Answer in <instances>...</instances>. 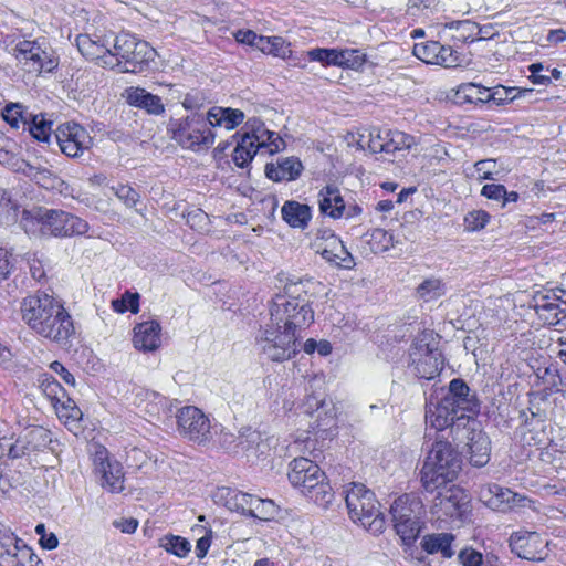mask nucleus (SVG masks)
I'll use <instances>...</instances> for the list:
<instances>
[{
	"label": "nucleus",
	"mask_w": 566,
	"mask_h": 566,
	"mask_svg": "<svg viewBox=\"0 0 566 566\" xmlns=\"http://www.w3.org/2000/svg\"><path fill=\"white\" fill-rule=\"evenodd\" d=\"M442 397L450 399V402H453L464 413L474 415L479 410L476 400L470 395V388L462 379H452L449 384V390Z\"/></svg>",
	"instance_id": "nucleus-27"
},
{
	"label": "nucleus",
	"mask_w": 566,
	"mask_h": 566,
	"mask_svg": "<svg viewBox=\"0 0 566 566\" xmlns=\"http://www.w3.org/2000/svg\"><path fill=\"white\" fill-rule=\"evenodd\" d=\"M548 542L537 532L521 530L510 537L511 551L520 558L527 560H543L547 556Z\"/></svg>",
	"instance_id": "nucleus-18"
},
{
	"label": "nucleus",
	"mask_w": 566,
	"mask_h": 566,
	"mask_svg": "<svg viewBox=\"0 0 566 566\" xmlns=\"http://www.w3.org/2000/svg\"><path fill=\"white\" fill-rule=\"evenodd\" d=\"M271 321L298 334L314 322L311 295L303 281L291 282L277 294L270 310Z\"/></svg>",
	"instance_id": "nucleus-2"
},
{
	"label": "nucleus",
	"mask_w": 566,
	"mask_h": 566,
	"mask_svg": "<svg viewBox=\"0 0 566 566\" xmlns=\"http://www.w3.org/2000/svg\"><path fill=\"white\" fill-rule=\"evenodd\" d=\"M9 52L30 73H51L59 66V56L44 38L19 40Z\"/></svg>",
	"instance_id": "nucleus-7"
},
{
	"label": "nucleus",
	"mask_w": 566,
	"mask_h": 566,
	"mask_svg": "<svg viewBox=\"0 0 566 566\" xmlns=\"http://www.w3.org/2000/svg\"><path fill=\"white\" fill-rule=\"evenodd\" d=\"M210 127L207 114L193 112L184 118L171 120L168 130L181 147L200 150L210 148L214 143L216 135Z\"/></svg>",
	"instance_id": "nucleus-6"
},
{
	"label": "nucleus",
	"mask_w": 566,
	"mask_h": 566,
	"mask_svg": "<svg viewBox=\"0 0 566 566\" xmlns=\"http://www.w3.org/2000/svg\"><path fill=\"white\" fill-rule=\"evenodd\" d=\"M490 221V214L484 210H473L464 217V229L470 232L482 230Z\"/></svg>",
	"instance_id": "nucleus-50"
},
{
	"label": "nucleus",
	"mask_w": 566,
	"mask_h": 566,
	"mask_svg": "<svg viewBox=\"0 0 566 566\" xmlns=\"http://www.w3.org/2000/svg\"><path fill=\"white\" fill-rule=\"evenodd\" d=\"M365 62V55L357 50H339V66L358 69Z\"/></svg>",
	"instance_id": "nucleus-55"
},
{
	"label": "nucleus",
	"mask_w": 566,
	"mask_h": 566,
	"mask_svg": "<svg viewBox=\"0 0 566 566\" xmlns=\"http://www.w3.org/2000/svg\"><path fill=\"white\" fill-rule=\"evenodd\" d=\"M461 463L459 453L450 442L436 441L420 472L423 489L434 492L452 483L461 471Z\"/></svg>",
	"instance_id": "nucleus-3"
},
{
	"label": "nucleus",
	"mask_w": 566,
	"mask_h": 566,
	"mask_svg": "<svg viewBox=\"0 0 566 566\" xmlns=\"http://www.w3.org/2000/svg\"><path fill=\"white\" fill-rule=\"evenodd\" d=\"M560 293L538 292L533 296L531 306L544 324L566 328V292Z\"/></svg>",
	"instance_id": "nucleus-13"
},
{
	"label": "nucleus",
	"mask_w": 566,
	"mask_h": 566,
	"mask_svg": "<svg viewBox=\"0 0 566 566\" xmlns=\"http://www.w3.org/2000/svg\"><path fill=\"white\" fill-rule=\"evenodd\" d=\"M444 284L441 280L431 277L424 280L418 287L417 294L424 301L438 298L444 294Z\"/></svg>",
	"instance_id": "nucleus-43"
},
{
	"label": "nucleus",
	"mask_w": 566,
	"mask_h": 566,
	"mask_svg": "<svg viewBox=\"0 0 566 566\" xmlns=\"http://www.w3.org/2000/svg\"><path fill=\"white\" fill-rule=\"evenodd\" d=\"M311 61H317L326 65L339 66V50L336 49H313L307 52Z\"/></svg>",
	"instance_id": "nucleus-51"
},
{
	"label": "nucleus",
	"mask_w": 566,
	"mask_h": 566,
	"mask_svg": "<svg viewBox=\"0 0 566 566\" xmlns=\"http://www.w3.org/2000/svg\"><path fill=\"white\" fill-rule=\"evenodd\" d=\"M21 318L38 336L65 344L75 328L61 300L42 291L25 296L20 304Z\"/></svg>",
	"instance_id": "nucleus-1"
},
{
	"label": "nucleus",
	"mask_w": 566,
	"mask_h": 566,
	"mask_svg": "<svg viewBox=\"0 0 566 566\" xmlns=\"http://www.w3.org/2000/svg\"><path fill=\"white\" fill-rule=\"evenodd\" d=\"M22 436L29 452L43 450L52 442L51 432L43 427L30 428Z\"/></svg>",
	"instance_id": "nucleus-36"
},
{
	"label": "nucleus",
	"mask_w": 566,
	"mask_h": 566,
	"mask_svg": "<svg viewBox=\"0 0 566 566\" xmlns=\"http://www.w3.org/2000/svg\"><path fill=\"white\" fill-rule=\"evenodd\" d=\"M395 530L405 543L413 542L421 530L422 518L426 514L420 497L413 494H403L395 500L390 509Z\"/></svg>",
	"instance_id": "nucleus-10"
},
{
	"label": "nucleus",
	"mask_w": 566,
	"mask_h": 566,
	"mask_svg": "<svg viewBox=\"0 0 566 566\" xmlns=\"http://www.w3.org/2000/svg\"><path fill=\"white\" fill-rule=\"evenodd\" d=\"M489 492L493 494L500 503H505L510 506L523 505V502L527 500L525 496L512 492L510 489L502 488L499 484L491 485Z\"/></svg>",
	"instance_id": "nucleus-46"
},
{
	"label": "nucleus",
	"mask_w": 566,
	"mask_h": 566,
	"mask_svg": "<svg viewBox=\"0 0 566 566\" xmlns=\"http://www.w3.org/2000/svg\"><path fill=\"white\" fill-rule=\"evenodd\" d=\"M531 92L530 90H517L516 87H496L492 93L490 92V102L495 105H503L512 102L518 96Z\"/></svg>",
	"instance_id": "nucleus-48"
},
{
	"label": "nucleus",
	"mask_w": 566,
	"mask_h": 566,
	"mask_svg": "<svg viewBox=\"0 0 566 566\" xmlns=\"http://www.w3.org/2000/svg\"><path fill=\"white\" fill-rule=\"evenodd\" d=\"M185 217L187 224L197 231L205 230L209 224V217L201 209L191 210Z\"/></svg>",
	"instance_id": "nucleus-60"
},
{
	"label": "nucleus",
	"mask_w": 566,
	"mask_h": 566,
	"mask_svg": "<svg viewBox=\"0 0 566 566\" xmlns=\"http://www.w3.org/2000/svg\"><path fill=\"white\" fill-rule=\"evenodd\" d=\"M441 44L437 41L416 43L412 53L416 57L428 64H436L439 61Z\"/></svg>",
	"instance_id": "nucleus-39"
},
{
	"label": "nucleus",
	"mask_w": 566,
	"mask_h": 566,
	"mask_svg": "<svg viewBox=\"0 0 566 566\" xmlns=\"http://www.w3.org/2000/svg\"><path fill=\"white\" fill-rule=\"evenodd\" d=\"M551 411L552 401L547 392L537 391L530 395L527 409L522 410L520 413L527 429L524 432V439L528 444H545L548 439L545 432V422Z\"/></svg>",
	"instance_id": "nucleus-11"
},
{
	"label": "nucleus",
	"mask_w": 566,
	"mask_h": 566,
	"mask_svg": "<svg viewBox=\"0 0 566 566\" xmlns=\"http://www.w3.org/2000/svg\"><path fill=\"white\" fill-rule=\"evenodd\" d=\"M208 123L211 127H224L228 130L234 129L243 123L244 113L231 107H211L208 112Z\"/></svg>",
	"instance_id": "nucleus-30"
},
{
	"label": "nucleus",
	"mask_w": 566,
	"mask_h": 566,
	"mask_svg": "<svg viewBox=\"0 0 566 566\" xmlns=\"http://www.w3.org/2000/svg\"><path fill=\"white\" fill-rule=\"evenodd\" d=\"M44 216H46L44 218L46 235L57 238L83 235L90 229L88 223L84 219L64 210L46 208Z\"/></svg>",
	"instance_id": "nucleus-14"
},
{
	"label": "nucleus",
	"mask_w": 566,
	"mask_h": 566,
	"mask_svg": "<svg viewBox=\"0 0 566 566\" xmlns=\"http://www.w3.org/2000/svg\"><path fill=\"white\" fill-rule=\"evenodd\" d=\"M411 365L419 378L432 379L443 368L444 358L434 342L432 333H423L412 344L410 349Z\"/></svg>",
	"instance_id": "nucleus-12"
},
{
	"label": "nucleus",
	"mask_w": 566,
	"mask_h": 566,
	"mask_svg": "<svg viewBox=\"0 0 566 566\" xmlns=\"http://www.w3.org/2000/svg\"><path fill=\"white\" fill-rule=\"evenodd\" d=\"M259 150L258 146L250 142L249 136L241 135L240 140L233 149L232 160L238 167L243 168L248 166Z\"/></svg>",
	"instance_id": "nucleus-37"
},
{
	"label": "nucleus",
	"mask_w": 566,
	"mask_h": 566,
	"mask_svg": "<svg viewBox=\"0 0 566 566\" xmlns=\"http://www.w3.org/2000/svg\"><path fill=\"white\" fill-rule=\"evenodd\" d=\"M415 137L399 130L385 132V154L395 156L415 145Z\"/></svg>",
	"instance_id": "nucleus-34"
},
{
	"label": "nucleus",
	"mask_w": 566,
	"mask_h": 566,
	"mask_svg": "<svg viewBox=\"0 0 566 566\" xmlns=\"http://www.w3.org/2000/svg\"><path fill=\"white\" fill-rule=\"evenodd\" d=\"M345 502L349 517L373 534L381 533L385 518L379 510L375 494L365 485L353 483L345 490Z\"/></svg>",
	"instance_id": "nucleus-5"
},
{
	"label": "nucleus",
	"mask_w": 566,
	"mask_h": 566,
	"mask_svg": "<svg viewBox=\"0 0 566 566\" xmlns=\"http://www.w3.org/2000/svg\"><path fill=\"white\" fill-rule=\"evenodd\" d=\"M324 260L343 269H352L355 265L353 255L348 252L343 241L331 233L326 238L325 245L319 250Z\"/></svg>",
	"instance_id": "nucleus-25"
},
{
	"label": "nucleus",
	"mask_w": 566,
	"mask_h": 566,
	"mask_svg": "<svg viewBox=\"0 0 566 566\" xmlns=\"http://www.w3.org/2000/svg\"><path fill=\"white\" fill-rule=\"evenodd\" d=\"M54 408L56 409L57 416L61 419H65L66 422H75L82 418V411L75 402L69 398L65 401L55 403Z\"/></svg>",
	"instance_id": "nucleus-52"
},
{
	"label": "nucleus",
	"mask_w": 566,
	"mask_h": 566,
	"mask_svg": "<svg viewBox=\"0 0 566 566\" xmlns=\"http://www.w3.org/2000/svg\"><path fill=\"white\" fill-rule=\"evenodd\" d=\"M75 41L81 54L98 66L114 69L117 64L116 57L112 54L111 36L92 38L88 34H80Z\"/></svg>",
	"instance_id": "nucleus-19"
},
{
	"label": "nucleus",
	"mask_w": 566,
	"mask_h": 566,
	"mask_svg": "<svg viewBox=\"0 0 566 566\" xmlns=\"http://www.w3.org/2000/svg\"><path fill=\"white\" fill-rule=\"evenodd\" d=\"M161 327L158 322L148 321L134 328V346L144 352L156 350L160 346Z\"/></svg>",
	"instance_id": "nucleus-28"
},
{
	"label": "nucleus",
	"mask_w": 566,
	"mask_h": 566,
	"mask_svg": "<svg viewBox=\"0 0 566 566\" xmlns=\"http://www.w3.org/2000/svg\"><path fill=\"white\" fill-rule=\"evenodd\" d=\"M458 28L462 30V38L464 40H468L471 34L476 31V36L471 39V42L473 41H483V40H490L495 35L494 29L492 25H484L479 27L475 23H472L470 21H462L459 22Z\"/></svg>",
	"instance_id": "nucleus-41"
},
{
	"label": "nucleus",
	"mask_w": 566,
	"mask_h": 566,
	"mask_svg": "<svg viewBox=\"0 0 566 566\" xmlns=\"http://www.w3.org/2000/svg\"><path fill=\"white\" fill-rule=\"evenodd\" d=\"M531 73L530 78L534 84L548 85L551 84V76L546 73V67L542 63H533L528 66Z\"/></svg>",
	"instance_id": "nucleus-62"
},
{
	"label": "nucleus",
	"mask_w": 566,
	"mask_h": 566,
	"mask_svg": "<svg viewBox=\"0 0 566 566\" xmlns=\"http://www.w3.org/2000/svg\"><path fill=\"white\" fill-rule=\"evenodd\" d=\"M17 219V207L4 190H0V222L9 224Z\"/></svg>",
	"instance_id": "nucleus-54"
},
{
	"label": "nucleus",
	"mask_w": 566,
	"mask_h": 566,
	"mask_svg": "<svg viewBox=\"0 0 566 566\" xmlns=\"http://www.w3.org/2000/svg\"><path fill=\"white\" fill-rule=\"evenodd\" d=\"M458 558L462 566H482L485 563L482 553L472 547L461 549Z\"/></svg>",
	"instance_id": "nucleus-59"
},
{
	"label": "nucleus",
	"mask_w": 566,
	"mask_h": 566,
	"mask_svg": "<svg viewBox=\"0 0 566 566\" xmlns=\"http://www.w3.org/2000/svg\"><path fill=\"white\" fill-rule=\"evenodd\" d=\"M243 129L242 135L249 136L250 142L260 150L265 148L270 154H274L284 147V140L276 133L269 130L258 118H250Z\"/></svg>",
	"instance_id": "nucleus-22"
},
{
	"label": "nucleus",
	"mask_w": 566,
	"mask_h": 566,
	"mask_svg": "<svg viewBox=\"0 0 566 566\" xmlns=\"http://www.w3.org/2000/svg\"><path fill=\"white\" fill-rule=\"evenodd\" d=\"M160 546L178 557H186L191 549L189 541L176 535L165 536L161 539Z\"/></svg>",
	"instance_id": "nucleus-42"
},
{
	"label": "nucleus",
	"mask_w": 566,
	"mask_h": 566,
	"mask_svg": "<svg viewBox=\"0 0 566 566\" xmlns=\"http://www.w3.org/2000/svg\"><path fill=\"white\" fill-rule=\"evenodd\" d=\"M240 444L255 457L264 454L269 450V444L262 441L261 434L256 431H252L244 441H240Z\"/></svg>",
	"instance_id": "nucleus-53"
},
{
	"label": "nucleus",
	"mask_w": 566,
	"mask_h": 566,
	"mask_svg": "<svg viewBox=\"0 0 566 566\" xmlns=\"http://www.w3.org/2000/svg\"><path fill=\"white\" fill-rule=\"evenodd\" d=\"M328 403H331V401H326L323 395L311 394L306 396L305 400L301 406V409L304 415H307L308 417H314L315 409L326 408Z\"/></svg>",
	"instance_id": "nucleus-56"
},
{
	"label": "nucleus",
	"mask_w": 566,
	"mask_h": 566,
	"mask_svg": "<svg viewBox=\"0 0 566 566\" xmlns=\"http://www.w3.org/2000/svg\"><path fill=\"white\" fill-rule=\"evenodd\" d=\"M112 307L117 313L130 311L137 313L139 311L138 293L125 292L122 297L112 301Z\"/></svg>",
	"instance_id": "nucleus-47"
},
{
	"label": "nucleus",
	"mask_w": 566,
	"mask_h": 566,
	"mask_svg": "<svg viewBox=\"0 0 566 566\" xmlns=\"http://www.w3.org/2000/svg\"><path fill=\"white\" fill-rule=\"evenodd\" d=\"M178 429L191 441L202 443L211 438V426L208 417L197 407L188 406L178 411Z\"/></svg>",
	"instance_id": "nucleus-16"
},
{
	"label": "nucleus",
	"mask_w": 566,
	"mask_h": 566,
	"mask_svg": "<svg viewBox=\"0 0 566 566\" xmlns=\"http://www.w3.org/2000/svg\"><path fill=\"white\" fill-rule=\"evenodd\" d=\"M39 381L40 389L51 400L53 406L61 402V397L64 396V389L57 380L52 376L44 374Z\"/></svg>",
	"instance_id": "nucleus-44"
},
{
	"label": "nucleus",
	"mask_w": 566,
	"mask_h": 566,
	"mask_svg": "<svg viewBox=\"0 0 566 566\" xmlns=\"http://www.w3.org/2000/svg\"><path fill=\"white\" fill-rule=\"evenodd\" d=\"M3 119L12 127L18 128L19 123H28V119L23 115L22 107L19 104H11L4 107L2 113Z\"/></svg>",
	"instance_id": "nucleus-58"
},
{
	"label": "nucleus",
	"mask_w": 566,
	"mask_h": 566,
	"mask_svg": "<svg viewBox=\"0 0 566 566\" xmlns=\"http://www.w3.org/2000/svg\"><path fill=\"white\" fill-rule=\"evenodd\" d=\"M271 54L281 59H290L292 50L290 44L281 36H271Z\"/></svg>",
	"instance_id": "nucleus-63"
},
{
	"label": "nucleus",
	"mask_w": 566,
	"mask_h": 566,
	"mask_svg": "<svg viewBox=\"0 0 566 566\" xmlns=\"http://www.w3.org/2000/svg\"><path fill=\"white\" fill-rule=\"evenodd\" d=\"M35 533L40 535V544L45 549H54L59 545L57 537L54 533L46 534L45 525L38 524L35 526Z\"/></svg>",
	"instance_id": "nucleus-64"
},
{
	"label": "nucleus",
	"mask_w": 566,
	"mask_h": 566,
	"mask_svg": "<svg viewBox=\"0 0 566 566\" xmlns=\"http://www.w3.org/2000/svg\"><path fill=\"white\" fill-rule=\"evenodd\" d=\"M468 429V448L470 463L476 468L484 467L490 461L491 442L489 437L474 426L476 422L472 420Z\"/></svg>",
	"instance_id": "nucleus-23"
},
{
	"label": "nucleus",
	"mask_w": 566,
	"mask_h": 566,
	"mask_svg": "<svg viewBox=\"0 0 566 566\" xmlns=\"http://www.w3.org/2000/svg\"><path fill=\"white\" fill-rule=\"evenodd\" d=\"M496 161L493 159H484L475 163L474 168L478 172V179L495 180L494 174Z\"/></svg>",
	"instance_id": "nucleus-61"
},
{
	"label": "nucleus",
	"mask_w": 566,
	"mask_h": 566,
	"mask_svg": "<svg viewBox=\"0 0 566 566\" xmlns=\"http://www.w3.org/2000/svg\"><path fill=\"white\" fill-rule=\"evenodd\" d=\"M46 208L35 207L31 210H23L20 224L23 230L30 235H46L44 216Z\"/></svg>",
	"instance_id": "nucleus-33"
},
{
	"label": "nucleus",
	"mask_w": 566,
	"mask_h": 566,
	"mask_svg": "<svg viewBox=\"0 0 566 566\" xmlns=\"http://www.w3.org/2000/svg\"><path fill=\"white\" fill-rule=\"evenodd\" d=\"M311 418L314 419L310 423L313 430L327 431L336 426V413L332 402L326 408L315 409V415Z\"/></svg>",
	"instance_id": "nucleus-38"
},
{
	"label": "nucleus",
	"mask_w": 566,
	"mask_h": 566,
	"mask_svg": "<svg viewBox=\"0 0 566 566\" xmlns=\"http://www.w3.org/2000/svg\"><path fill=\"white\" fill-rule=\"evenodd\" d=\"M217 496L220 500H224V505L231 511L241 512L244 515H249V509L252 506L254 495L243 493L238 490L230 488H220L217 492Z\"/></svg>",
	"instance_id": "nucleus-32"
},
{
	"label": "nucleus",
	"mask_w": 566,
	"mask_h": 566,
	"mask_svg": "<svg viewBox=\"0 0 566 566\" xmlns=\"http://www.w3.org/2000/svg\"><path fill=\"white\" fill-rule=\"evenodd\" d=\"M112 54L116 57L114 69L123 73H139L153 60L154 50L145 41L137 40L128 33L111 38Z\"/></svg>",
	"instance_id": "nucleus-9"
},
{
	"label": "nucleus",
	"mask_w": 566,
	"mask_h": 566,
	"mask_svg": "<svg viewBox=\"0 0 566 566\" xmlns=\"http://www.w3.org/2000/svg\"><path fill=\"white\" fill-rule=\"evenodd\" d=\"M277 507L272 500L254 497L251 509H249V516L268 521L275 516Z\"/></svg>",
	"instance_id": "nucleus-40"
},
{
	"label": "nucleus",
	"mask_w": 566,
	"mask_h": 566,
	"mask_svg": "<svg viewBox=\"0 0 566 566\" xmlns=\"http://www.w3.org/2000/svg\"><path fill=\"white\" fill-rule=\"evenodd\" d=\"M95 472L101 476L102 486L112 492H120L124 489V473L119 462L112 461L108 451L98 447L94 453Z\"/></svg>",
	"instance_id": "nucleus-21"
},
{
	"label": "nucleus",
	"mask_w": 566,
	"mask_h": 566,
	"mask_svg": "<svg viewBox=\"0 0 566 566\" xmlns=\"http://www.w3.org/2000/svg\"><path fill=\"white\" fill-rule=\"evenodd\" d=\"M30 133L34 138L41 142H49L52 132V122L46 120L43 114L32 117Z\"/></svg>",
	"instance_id": "nucleus-45"
},
{
	"label": "nucleus",
	"mask_w": 566,
	"mask_h": 566,
	"mask_svg": "<svg viewBox=\"0 0 566 566\" xmlns=\"http://www.w3.org/2000/svg\"><path fill=\"white\" fill-rule=\"evenodd\" d=\"M464 419L468 423L471 422L470 416L455 407L453 402H450V399L441 397L434 402L433 398H430L427 403L426 421L438 431Z\"/></svg>",
	"instance_id": "nucleus-20"
},
{
	"label": "nucleus",
	"mask_w": 566,
	"mask_h": 566,
	"mask_svg": "<svg viewBox=\"0 0 566 566\" xmlns=\"http://www.w3.org/2000/svg\"><path fill=\"white\" fill-rule=\"evenodd\" d=\"M461 62L462 60L458 51L453 50L451 46H444L441 44L439 61H437V65L444 67H455L460 65Z\"/></svg>",
	"instance_id": "nucleus-57"
},
{
	"label": "nucleus",
	"mask_w": 566,
	"mask_h": 566,
	"mask_svg": "<svg viewBox=\"0 0 566 566\" xmlns=\"http://www.w3.org/2000/svg\"><path fill=\"white\" fill-rule=\"evenodd\" d=\"M112 191L127 208H135L140 200V195L128 185L113 186Z\"/></svg>",
	"instance_id": "nucleus-49"
},
{
	"label": "nucleus",
	"mask_w": 566,
	"mask_h": 566,
	"mask_svg": "<svg viewBox=\"0 0 566 566\" xmlns=\"http://www.w3.org/2000/svg\"><path fill=\"white\" fill-rule=\"evenodd\" d=\"M301 334L283 327L282 324L270 323L256 337V345L262 355L272 361L290 360L298 352V339Z\"/></svg>",
	"instance_id": "nucleus-8"
},
{
	"label": "nucleus",
	"mask_w": 566,
	"mask_h": 566,
	"mask_svg": "<svg viewBox=\"0 0 566 566\" xmlns=\"http://www.w3.org/2000/svg\"><path fill=\"white\" fill-rule=\"evenodd\" d=\"M302 171L303 164L294 156L281 158L276 164L265 166V176L276 182L296 180Z\"/></svg>",
	"instance_id": "nucleus-24"
},
{
	"label": "nucleus",
	"mask_w": 566,
	"mask_h": 566,
	"mask_svg": "<svg viewBox=\"0 0 566 566\" xmlns=\"http://www.w3.org/2000/svg\"><path fill=\"white\" fill-rule=\"evenodd\" d=\"M55 139L61 151L67 157H78L93 145V138L88 132L76 123L59 125L55 130Z\"/></svg>",
	"instance_id": "nucleus-15"
},
{
	"label": "nucleus",
	"mask_w": 566,
	"mask_h": 566,
	"mask_svg": "<svg viewBox=\"0 0 566 566\" xmlns=\"http://www.w3.org/2000/svg\"><path fill=\"white\" fill-rule=\"evenodd\" d=\"M460 102L467 103H489L490 91L486 87L476 85L474 83L461 84L455 93Z\"/></svg>",
	"instance_id": "nucleus-35"
},
{
	"label": "nucleus",
	"mask_w": 566,
	"mask_h": 566,
	"mask_svg": "<svg viewBox=\"0 0 566 566\" xmlns=\"http://www.w3.org/2000/svg\"><path fill=\"white\" fill-rule=\"evenodd\" d=\"M436 495L431 511L439 520L461 517L468 504V495L458 485L441 488Z\"/></svg>",
	"instance_id": "nucleus-17"
},
{
	"label": "nucleus",
	"mask_w": 566,
	"mask_h": 566,
	"mask_svg": "<svg viewBox=\"0 0 566 566\" xmlns=\"http://www.w3.org/2000/svg\"><path fill=\"white\" fill-rule=\"evenodd\" d=\"M281 214L290 227L300 229L307 227L312 218L311 208L307 205L293 200L286 201L283 205Z\"/></svg>",
	"instance_id": "nucleus-31"
},
{
	"label": "nucleus",
	"mask_w": 566,
	"mask_h": 566,
	"mask_svg": "<svg viewBox=\"0 0 566 566\" xmlns=\"http://www.w3.org/2000/svg\"><path fill=\"white\" fill-rule=\"evenodd\" d=\"M287 476L295 489L316 504L325 506L332 501V488L326 482L325 473L312 460L304 457L294 459Z\"/></svg>",
	"instance_id": "nucleus-4"
},
{
	"label": "nucleus",
	"mask_w": 566,
	"mask_h": 566,
	"mask_svg": "<svg viewBox=\"0 0 566 566\" xmlns=\"http://www.w3.org/2000/svg\"><path fill=\"white\" fill-rule=\"evenodd\" d=\"M122 96L130 106L145 109L149 114L159 115L165 111L160 97L145 88L132 86L126 88Z\"/></svg>",
	"instance_id": "nucleus-26"
},
{
	"label": "nucleus",
	"mask_w": 566,
	"mask_h": 566,
	"mask_svg": "<svg viewBox=\"0 0 566 566\" xmlns=\"http://www.w3.org/2000/svg\"><path fill=\"white\" fill-rule=\"evenodd\" d=\"M318 206L323 214L334 219L342 218L346 210L339 189L331 185L318 192Z\"/></svg>",
	"instance_id": "nucleus-29"
}]
</instances>
